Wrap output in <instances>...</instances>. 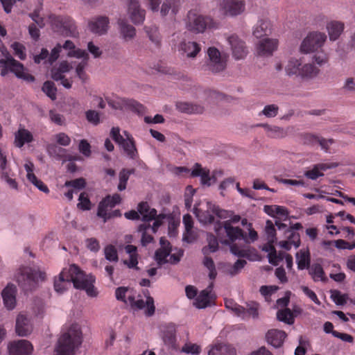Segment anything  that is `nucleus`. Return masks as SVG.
Returning <instances> with one entry per match:
<instances>
[{
	"label": "nucleus",
	"mask_w": 355,
	"mask_h": 355,
	"mask_svg": "<svg viewBox=\"0 0 355 355\" xmlns=\"http://www.w3.org/2000/svg\"><path fill=\"white\" fill-rule=\"evenodd\" d=\"M214 229L222 243H232L230 246V251L233 254L251 260L249 244L258 239V234L252 228V223L248 224V235L240 227H233L230 220L216 223Z\"/></svg>",
	"instance_id": "obj_1"
},
{
	"label": "nucleus",
	"mask_w": 355,
	"mask_h": 355,
	"mask_svg": "<svg viewBox=\"0 0 355 355\" xmlns=\"http://www.w3.org/2000/svg\"><path fill=\"white\" fill-rule=\"evenodd\" d=\"M82 332L77 325H71L58 339L55 355H73L82 343Z\"/></svg>",
	"instance_id": "obj_2"
},
{
	"label": "nucleus",
	"mask_w": 355,
	"mask_h": 355,
	"mask_svg": "<svg viewBox=\"0 0 355 355\" xmlns=\"http://www.w3.org/2000/svg\"><path fill=\"white\" fill-rule=\"evenodd\" d=\"M0 51L5 55V59H0V74L5 77L9 72L13 73L18 78L27 82H34L35 77L25 71L23 64L13 58L6 51L2 41L0 40Z\"/></svg>",
	"instance_id": "obj_3"
},
{
	"label": "nucleus",
	"mask_w": 355,
	"mask_h": 355,
	"mask_svg": "<svg viewBox=\"0 0 355 355\" xmlns=\"http://www.w3.org/2000/svg\"><path fill=\"white\" fill-rule=\"evenodd\" d=\"M45 277L44 272L30 267H22L17 273V281L19 286L26 292L34 289L39 280L44 281Z\"/></svg>",
	"instance_id": "obj_4"
},
{
	"label": "nucleus",
	"mask_w": 355,
	"mask_h": 355,
	"mask_svg": "<svg viewBox=\"0 0 355 355\" xmlns=\"http://www.w3.org/2000/svg\"><path fill=\"white\" fill-rule=\"evenodd\" d=\"M49 19L54 32L65 37L78 36V31L76 26L70 17L51 14L49 16Z\"/></svg>",
	"instance_id": "obj_5"
},
{
	"label": "nucleus",
	"mask_w": 355,
	"mask_h": 355,
	"mask_svg": "<svg viewBox=\"0 0 355 355\" xmlns=\"http://www.w3.org/2000/svg\"><path fill=\"white\" fill-rule=\"evenodd\" d=\"M71 272L75 275L73 286L85 290L89 297H96L98 292L94 286L95 277L92 275H85L76 265H71Z\"/></svg>",
	"instance_id": "obj_6"
},
{
	"label": "nucleus",
	"mask_w": 355,
	"mask_h": 355,
	"mask_svg": "<svg viewBox=\"0 0 355 355\" xmlns=\"http://www.w3.org/2000/svg\"><path fill=\"white\" fill-rule=\"evenodd\" d=\"M160 248L157 250V266L165 263L175 264L180 261L183 256V250L181 249H175V252H172L171 243L164 237L159 239Z\"/></svg>",
	"instance_id": "obj_7"
},
{
	"label": "nucleus",
	"mask_w": 355,
	"mask_h": 355,
	"mask_svg": "<svg viewBox=\"0 0 355 355\" xmlns=\"http://www.w3.org/2000/svg\"><path fill=\"white\" fill-rule=\"evenodd\" d=\"M187 28L189 31L199 33H203L207 28H216V23L210 17L198 15L190 10L187 15Z\"/></svg>",
	"instance_id": "obj_8"
},
{
	"label": "nucleus",
	"mask_w": 355,
	"mask_h": 355,
	"mask_svg": "<svg viewBox=\"0 0 355 355\" xmlns=\"http://www.w3.org/2000/svg\"><path fill=\"white\" fill-rule=\"evenodd\" d=\"M144 295L146 300L140 294L137 295L129 294L128 295V303L135 311L146 308L144 311L146 315L151 316L155 312L154 300L152 297L149 296L148 291H144Z\"/></svg>",
	"instance_id": "obj_9"
},
{
	"label": "nucleus",
	"mask_w": 355,
	"mask_h": 355,
	"mask_svg": "<svg viewBox=\"0 0 355 355\" xmlns=\"http://www.w3.org/2000/svg\"><path fill=\"white\" fill-rule=\"evenodd\" d=\"M222 175L221 171H214L213 173L210 174V171L207 168H203L199 163H196L191 172V177L200 178V184L202 186L210 187L213 183L217 180V175Z\"/></svg>",
	"instance_id": "obj_10"
},
{
	"label": "nucleus",
	"mask_w": 355,
	"mask_h": 355,
	"mask_svg": "<svg viewBox=\"0 0 355 355\" xmlns=\"http://www.w3.org/2000/svg\"><path fill=\"white\" fill-rule=\"evenodd\" d=\"M177 326L172 322L162 324L159 327V336L168 349H178L176 338Z\"/></svg>",
	"instance_id": "obj_11"
},
{
	"label": "nucleus",
	"mask_w": 355,
	"mask_h": 355,
	"mask_svg": "<svg viewBox=\"0 0 355 355\" xmlns=\"http://www.w3.org/2000/svg\"><path fill=\"white\" fill-rule=\"evenodd\" d=\"M128 220H135L142 218L144 222H149L155 219V209H150L147 202H141L137 206V211L131 210L124 214Z\"/></svg>",
	"instance_id": "obj_12"
},
{
	"label": "nucleus",
	"mask_w": 355,
	"mask_h": 355,
	"mask_svg": "<svg viewBox=\"0 0 355 355\" xmlns=\"http://www.w3.org/2000/svg\"><path fill=\"white\" fill-rule=\"evenodd\" d=\"M326 39L324 33L311 32L302 41L300 50L306 53L315 51L322 46Z\"/></svg>",
	"instance_id": "obj_13"
},
{
	"label": "nucleus",
	"mask_w": 355,
	"mask_h": 355,
	"mask_svg": "<svg viewBox=\"0 0 355 355\" xmlns=\"http://www.w3.org/2000/svg\"><path fill=\"white\" fill-rule=\"evenodd\" d=\"M109 104L116 110H130L138 115H143L146 113L145 107L134 99L117 98L110 102Z\"/></svg>",
	"instance_id": "obj_14"
},
{
	"label": "nucleus",
	"mask_w": 355,
	"mask_h": 355,
	"mask_svg": "<svg viewBox=\"0 0 355 355\" xmlns=\"http://www.w3.org/2000/svg\"><path fill=\"white\" fill-rule=\"evenodd\" d=\"M209 60L207 64V69L212 73H218L226 67V62L221 57L220 52L216 47H209L207 49Z\"/></svg>",
	"instance_id": "obj_15"
},
{
	"label": "nucleus",
	"mask_w": 355,
	"mask_h": 355,
	"mask_svg": "<svg viewBox=\"0 0 355 355\" xmlns=\"http://www.w3.org/2000/svg\"><path fill=\"white\" fill-rule=\"evenodd\" d=\"M220 6L226 15L234 17L242 14L245 8L244 1L221 0Z\"/></svg>",
	"instance_id": "obj_16"
},
{
	"label": "nucleus",
	"mask_w": 355,
	"mask_h": 355,
	"mask_svg": "<svg viewBox=\"0 0 355 355\" xmlns=\"http://www.w3.org/2000/svg\"><path fill=\"white\" fill-rule=\"evenodd\" d=\"M233 57L236 60H241L245 58L248 54L245 43L237 35H232L227 37Z\"/></svg>",
	"instance_id": "obj_17"
},
{
	"label": "nucleus",
	"mask_w": 355,
	"mask_h": 355,
	"mask_svg": "<svg viewBox=\"0 0 355 355\" xmlns=\"http://www.w3.org/2000/svg\"><path fill=\"white\" fill-rule=\"evenodd\" d=\"M167 223L168 234L171 237L175 236L178 234V227L180 222L176 220L171 213L157 214V229L162 225Z\"/></svg>",
	"instance_id": "obj_18"
},
{
	"label": "nucleus",
	"mask_w": 355,
	"mask_h": 355,
	"mask_svg": "<svg viewBox=\"0 0 355 355\" xmlns=\"http://www.w3.org/2000/svg\"><path fill=\"white\" fill-rule=\"evenodd\" d=\"M33 349L32 344L26 340H19L8 346L10 355H31Z\"/></svg>",
	"instance_id": "obj_19"
},
{
	"label": "nucleus",
	"mask_w": 355,
	"mask_h": 355,
	"mask_svg": "<svg viewBox=\"0 0 355 355\" xmlns=\"http://www.w3.org/2000/svg\"><path fill=\"white\" fill-rule=\"evenodd\" d=\"M71 265L68 270L64 269L59 275V278L55 279L54 288L56 292L62 293L67 287V285H70L72 282L73 284V279L75 275L71 272Z\"/></svg>",
	"instance_id": "obj_20"
},
{
	"label": "nucleus",
	"mask_w": 355,
	"mask_h": 355,
	"mask_svg": "<svg viewBox=\"0 0 355 355\" xmlns=\"http://www.w3.org/2000/svg\"><path fill=\"white\" fill-rule=\"evenodd\" d=\"M278 41L275 39L265 38L257 44V52L260 56H270L277 50Z\"/></svg>",
	"instance_id": "obj_21"
},
{
	"label": "nucleus",
	"mask_w": 355,
	"mask_h": 355,
	"mask_svg": "<svg viewBox=\"0 0 355 355\" xmlns=\"http://www.w3.org/2000/svg\"><path fill=\"white\" fill-rule=\"evenodd\" d=\"M110 21L107 17L99 16L92 19L88 24L91 32L103 35L107 33L109 27Z\"/></svg>",
	"instance_id": "obj_22"
},
{
	"label": "nucleus",
	"mask_w": 355,
	"mask_h": 355,
	"mask_svg": "<svg viewBox=\"0 0 355 355\" xmlns=\"http://www.w3.org/2000/svg\"><path fill=\"white\" fill-rule=\"evenodd\" d=\"M128 14L135 24L142 23L145 18V11L140 8L138 0H129Z\"/></svg>",
	"instance_id": "obj_23"
},
{
	"label": "nucleus",
	"mask_w": 355,
	"mask_h": 355,
	"mask_svg": "<svg viewBox=\"0 0 355 355\" xmlns=\"http://www.w3.org/2000/svg\"><path fill=\"white\" fill-rule=\"evenodd\" d=\"M214 287V282H211L207 288L202 290L196 297L193 304L198 309H204L209 306L212 298L211 291Z\"/></svg>",
	"instance_id": "obj_24"
},
{
	"label": "nucleus",
	"mask_w": 355,
	"mask_h": 355,
	"mask_svg": "<svg viewBox=\"0 0 355 355\" xmlns=\"http://www.w3.org/2000/svg\"><path fill=\"white\" fill-rule=\"evenodd\" d=\"M302 139L304 144L307 145L315 146L316 144H319L325 151H327L329 145L334 143V139H326L311 133H306L303 135Z\"/></svg>",
	"instance_id": "obj_25"
},
{
	"label": "nucleus",
	"mask_w": 355,
	"mask_h": 355,
	"mask_svg": "<svg viewBox=\"0 0 355 355\" xmlns=\"http://www.w3.org/2000/svg\"><path fill=\"white\" fill-rule=\"evenodd\" d=\"M286 337L285 331L279 329H270L266 335L267 343L275 348L280 347Z\"/></svg>",
	"instance_id": "obj_26"
},
{
	"label": "nucleus",
	"mask_w": 355,
	"mask_h": 355,
	"mask_svg": "<svg viewBox=\"0 0 355 355\" xmlns=\"http://www.w3.org/2000/svg\"><path fill=\"white\" fill-rule=\"evenodd\" d=\"M208 355H236V351L230 344L217 343L210 346Z\"/></svg>",
	"instance_id": "obj_27"
},
{
	"label": "nucleus",
	"mask_w": 355,
	"mask_h": 355,
	"mask_svg": "<svg viewBox=\"0 0 355 355\" xmlns=\"http://www.w3.org/2000/svg\"><path fill=\"white\" fill-rule=\"evenodd\" d=\"M338 166L337 164L335 163H321L318 164L313 166L311 170L306 171L304 173V175L312 180H315L318 179L319 177L323 176L324 173L322 171H325L329 168H333Z\"/></svg>",
	"instance_id": "obj_28"
},
{
	"label": "nucleus",
	"mask_w": 355,
	"mask_h": 355,
	"mask_svg": "<svg viewBox=\"0 0 355 355\" xmlns=\"http://www.w3.org/2000/svg\"><path fill=\"white\" fill-rule=\"evenodd\" d=\"M153 225L146 224V222L141 224L138 227V231L141 232V244L146 245L153 241V234H155V219L153 220Z\"/></svg>",
	"instance_id": "obj_29"
},
{
	"label": "nucleus",
	"mask_w": 355,
	"mask_h": 355,
	"mask_svg": "<svg viewBox=\"0 0 355 355\" xmlns=\"http://www.w3.org/2000/svg\"><path fill=\"white\" fill-rule=\"evenodd\" d=\"M16 333L19 336H26L32 331V325L28 318L24 315L19 314L16 320Z\"/></svg>",
	"instance_id": "obj_30"
},
{
	"label": "nucleus",
	"mask_w": 355,
	"mask_h": 355,
	"mask_svg": "<svg viewBox=\"0 0 355 355\" xmlns=\"http://www.w3.org/2000/svg\"><path fill=\"white\" fill-rule=\"evenodd\" d=\"M16 291V286L13 284H8L2 291L3 303L8 309H13L15 306Z\"/></svg>",
	"instance_id": "obj_31"
},
{
	"label": "nucleus",
	"mask_w": 355,
	"mask_h": 355,
	"mask_svg": "<svg viewBox=\"0 0 355 355\" xmlns=\"http://www.w3.org/2000/svg\"><path fill=\"white\" fill-rule=\"evenodd\" d=\"M200 46L196 42L182 41L179 45V51L188 58H195L200 51Z\"/></svg>",
	"instance_id": "obj_32"
},
{
	"label": "nucleus",
	"mask_w": 355,
	"mask_h": 355,
	"mask_svg": "<svg viewBox=\"0 0 355 355\" xmlns=\"http://www.w3.org/2000/svg\"><path fill=\"white\" fill-rule=\"evenodd\" d=\"M298 270L309 269L311 267V254L309 249H301L295 254Z\"/></svg>",
	"instance_id": "obj_33"
},
{
	"label": "nucleus",
	"mask_w": 355,
	"mask_h": 355,
	"mask_svg": "<svg viewBox=\"0 0 355 355\" xmlns=\"http://www.w3.org/2000/svg\"><path fill=\"white\" fill-rule=\"evenodd\" d=\"M33 141L32 133L25 129L19 128L15 135V145L16 147L21 148L26 143H31Z\"/></svg>",
	"instance_id": "obj_34"
},
{
	"label": "nucleus",
	"mask_w": 355,
	"mask_h": 355,
	"mask_svg": "<svg viewBox=\"0 0 355 355\" xmlns=\"http://www.w3.org/2000/svg\"><path fill=\"white\" fill-rule=\"evenodd\" d=\"M176 107L180 112L189 114H201L204 111V107L200 105L182 101L177 102Z\"/></svg>",
	"instance_id": "obj_35"
},
{
	"label": "nucleus",
	"mask_w": 355,
	"mask_h": 355,
	"mask_svg": "<svg viewBox=\"0 0 355 355\" xmlns=\"http://www.w3.org/2000/svg\"><path fill=\"white\" fill-rule=\"evenodd\" d=\"M118 23L120 33L125 40L128 41L134 38L136 35V30L134 26L128 24L125 19H120Z\"/></svg>",
	"instance_id": "obj_36"
},
{
	"label": "nucleus",
	"mask_w": 355,
	"mask_h": 355,
	"mask_svg": "<svg viewBox=\"0 0 355 355\" xmlns=\"http://www.w3.org/2000/svg\"><path fill=\"white\" fill-rule=\"evenodd\" d=\"M329 38L331 40H336L344 29V24L340 21H332L327 24Z\"/></svg>",
	"instance_id": "obj_37"
},
{
	"label": "nucleus",
	"mask_w": 355,
	"mask_h": 355,
	"mask_svg": "<svg viewBox=\"0 0 355 355\" xmlns=\"http://www.w3.org/2000/svg\"><path fill=\"white\" fill-rule=\"evenodd\" d=\"M71 69V65L67 61H62L58 67L51 69V78L55 81H59V79H62V76H64V73L69 72Z\"/></svg>",
	"instance_id": "obj_38"
},
{
	"label": "nucleus",
	"mask_w": 355,
	"mask_h": 355,
	"mask_svg": "<svg viewBox=\"0 0 355 355\" xmlns=\"http://www.w3.org/2000/svg\"><path fill=\"white\" fill-rule=\"evenodd\" d=\"M15 173L9 166L0 170V178L4 180L10 188L17 189L18 184L15 178Z\"/></svg>",
	"instance_id": "obj_39"
},
{
	"label": "nucleus",
	"mask_w": 355,
	"mask_h": 355,
	"mask_svg": "<svg viewBox=\"0 0 355 355\" xmlns=\"http://www.w3.org/2000/svg\"><path fill=\"white\" fill-rule=\"evenodd\" d=\"M183 224L185 227V232L183 235V240L187 242H191L193 238V220L192 216L189 214H187L183 216Z\"/></svg>",
	"instance_id": "obj_40"
},
{
	"label": "nucleus",
	"mask_w": 355,
	"mask_h": 355,
	"mask_svg": "<svg viewBox=\"0 0 355 355\" xmlns=\"http://www.w3.org/2000/svg\"><path fill=\"white\" fill-rule=\"evenodd\" d=\"M62 48L66 50H69L67 55L69 57H74L77 58H80L82 57H87V53L85 50H83L80 49H76V46L73 42L71 40L65 41Z\"/></svg>",
	"instance_id": "obj_41"
},
{
	"label": "nucleus",
	"mask_w": 355,
	"mask_h": 355,
	"mask_svg": "<svg viewBox=\"0 0 355 355\" xmlns=\"http://www.w3.org/2000/svg\"><path fill=\"white\" fill-rule=\"evenodd\" d=\"M270 23L267 20H260L255 26L253 35L257 38H260L270 33Z\"/></svg>",
	"instance_id": "obj_42"
},
{
	"label": "nucleus",
	"mask_w": 355,
	"mask_h": 355,
	"mask_svg": "<svg viewBox=\"0 0 355 355\" xmlns=\"http://www.w3.org/2000/svg\"><path fill=\"white\" fill-rule=\"evenodd\" d=\"M184 0H166L162 6L160 12L162 16H166L170 10L173 15H175L178 10L180 5Z\"/></svg>",
	"instance_id": "obj_43"
},
{
	"label": "nucleus",
	"mask_w": 355,
	"mask_h": 355,
	"mask_svg": "<svg viewBox=\"0 0 355 355\" xmlns=\"http://www.w3.org/2000/svg\"><path fill=\"white\" fill-rule=\"evenodd\" d=\"M309 269V273L314 282H326L327 280L324 271L320 263H313Z\"/></svg>",
	"instance_id": "obj_44"
},
{
	"label": "nucleus",
	"mask_w": 355,
	"mask_h": 355,
	"mask_svg": "<svg viewBox=\"0 0 355 355\" xmlns=\"http://www.w3.org/2000/svg\"><path fill=\"white\" fill-rule=\"evenodd\" d=\"M319 71L313 64H304L301 65L299 76L302 78H312L318 74Z\"/></svg>",
	"instance_id": "obj_45"
},
{
	"label": "nucleus",
	"mask_w": 355,
	"mask_h": 355,
	"mask_svg": "<svg viewBox=\"0 0 355 355\" xmlns=\"http://www.w3.org/2000/svg\"><path fill=\"white\" fill-rule=\"evenodd\" d=\"M258 126L264 128L268 136L270 137L283 138L286 135V131L282 128L278 126H271L265 123L259 124Z\"/></svg>",
	"instance_id": "obj_46"
},
{
	"label": "nucleus",
	"mask_w": 355,
	"mask_h": 355,
	"mask_svg": "<svg viewBox=\"0 0 355 355\" xmlns=\"http://www.w3.org/2000/svg\"><path fill=\"white\" fill-rule=\"evenodd\" d=\"M120 145L122 146L128 157L131 159H134L137 157V151L132 137L130 138L128 137V139H125Z\"/></svg>",
	"instance_id": "obj_47"
},
{
	"label": "nucleus",
	"mask_w": 355,
	"mask_h": 355,
	"mask_svg": "<svg viewBox=\"0 0 355 355\" xmlns=\"http://www.w3.org/2000/svg\"><path fill=\"white\" fill-rule=\"evenodd\" d=\"M208 245L203 247L202 251L204 255H209V253L215 252L218 249L217 238L212 234H208L207 236Z\"/></svg>",
	"instance_id": "obj_48"
},
{
	"label": "nucleus",
	"mask_w": 355,
	"mask_h": 355,
	"mask_svg": "<svg viewBox=\"0 0 355 355\" xmlns=\"http://www.w3.org/2000/svg\"><path fill=\"white\" fill-rule=\"evenodd\" d=\"M302 62L300 60L295 58H291L288 60L287 65L286 66L285 70L288 75H296L299 76L300 72Z\"/></svg>",
	"instance_id": "obj_49"
},
{
	"label": "nucleus",
	"mask_w": 355,
	"mask_h": 355,
	"mask_svg": "<svg viewBox=\"0 0 355 355\" xmlns=\"http://www.w3.org/2000/svg\"><path fill=\"white\" fill-rule=\"evenodd\" d=\"M265 232L267 236L268 243L270 245H274L277 241L276 230L273 223L270 220L266 221Z\"/></svg>",
	"instance_id": "obj_50"
},
{
	"label": "nucleus",
	"mask_w": 355,
	"mask_h": 355,
	"mask_svg": "<svg viewBox=\"0 0 355 355\" xmlns=\"http://www.w3.org/2000/svg\"><path fill=\"white\" fill-rule=\"evenodd\" d=\"M83 60L81 62H80L76 68V73L77 76L83 82L85 83L88 79V76L85 72V68L87 66V62L89 60V55L87 54V57H82Z\"/></svg>",
	"instance_id": "obj_51"
},
{
	"label": "nucleus",
	"mask_w": 355,
	"mask_h": 355,
	"mask_svg": "<svg viewBox=\"0 0 355 355\" xmlns=\"http://www.w3.org/2000/svg\"><path fill=\"white\" fill-rule=\"evenodd\" d=\"M210 209L207 211L196 209L195 213L198 220L203 224L212 223L214 221V216L210 213Z\"/></svg>",
	"instance_id": "obj_52"
},
{
	"label": "nucleus",
	"mask_w": 355,
	"mask_h": 355,
	"mask_svg": "<svg viewBox=\"0 0 355 355\" xmlns=\"http://www.w3.org/2000/svg\"><path fill=\"white\" fill-rule=\"evenodd\" d=\"M46 150L51 157L60 159L65 157L66 150L55 144H49L47 146Z\"/></svg>",
	"instance_id": "obj_53"
},
{
	"label": "nucleus",
	"mask_w": 355,
	"mask_h": 355,
	"mask_svg": "<svg viewBox=\"0 0 355 355\" xmlns=\"http://www.w3.org/2000/svg\"><path fill=\"white\" fill-rule=\"evenodd\" d=\"M277 318L279 321L284 322L288 324L294 322L293 313L289 309H284L277 311Z\"/></svg>",
	"instance_id": "obj_54"
},
{
	"label": "nucleus",
	"mask_w": 355,
	"mask_h": 355,
	"mask_svg": "<svg viewBox=\"0 0 355 355\" xmlns=\"http://www.w3.org/2000/svg\"><path fill=\"white\" fill-rule=\"evenodd\" d=\"M79 202L77 204V207L83 211H88L92 208V202L85 192L80 194L78 198Z\"/></svg>",
	"instance_id": "obj_55"
},
{
	"label": "nucleus",
	"mask_w": 355,
	"mask_h": 355,
	"mask_svg": "<svg viewBox=\"0 0 355 355\" xmlns=\"http://www.w3.org/2000/svg\"><path fill=\"white\" fill-rule=\"evenodd\" d=\"M110 209L107 204V198H103L98 204L97 216L103 219V222H106V217L108 215V209Z\"/></svg>",
	"instance_id": "obj_56"
},
{
	"label": "nucleus",
	"mask_w": 355,
	"mask_h": 355,
	"mask_svg": "<svg viewBox=\"0 0 355 355\" xmlns=\"http://www.w3.org/2000/svg\"><path fill=\"white\" fill-rule=\"evenodd\" d=\"M42 91L49 96L51 99L55 100L56 98L57 89L55 85L51 81H46L42 86Z\"/></svg>",
	"instance_id": "obj_57"
},
{
	"label": "nucleus",
	"mask_w": 355,
	"mask_h": 355,
	"mask_svg": "<svg viewBox=\"0 0 355 355\" xmlns=\"http://www.w3.org/2000/svg\"><path fill=\"white\" fill-rule=\"evenodd\" d=\"M105 259L110 261L116 262L119 260L116 248L112 245H107L104 249Z\"/></svg>",
	"instance_id": "obj_58"
},
{
	"label": "nucleus",
	"mask_w": 355,
	"mask_h": 355,
	"mask_svg": "<svg viewBox=\"0 0 355 355\" xmlns=\"http://www.w3.org/2000/svg\"><path fill=\"white\" fill-rule=\"evenodd\" d=\"M11 48L13 49L14 54L15 56H17L21 60H24L26 59V54L25 52L26 49H25V46L22 44H21L18 42H15L14 43H12L11 44Z\"/></svg>",
	"instance_id": "obj_59"
},
{
	"label": "nucleus",
	"mask_w": 355,
	"mask_h": 355,
	"mask_svg": "<svg viewBox=\"0 0 355 355\" xmlns=\"http://www.w3.org/2000/svg\"><path fill=\"white\" fill-rule=\"evenodd\" d=\"M28 180L35 185L41 191L49 193V189L48 187L40 180L37 179L35 175H29L28 176Z\"/></svg>",
	"instance_id": "obj_60"
},
{
	"label": "nucleus",
	"mask_w": 355,
	"mask_h": 355,
	"mask_svg": "<svg viewBox=\"0 0 355 355\" xmlns=\"http://www.w3.org/2000/svg\"><path fill=\"white\" fill-rule=\"evenodd\" d=\"M181 352L186 354L198 355L201 352V347L197 344L187 343L182 347Z\"/></svg>",
	"instance_id": "obj_61"
},
{
	"label": "nucleus",
	"mask_w": 355,
	"mask_h": 355,
	"mask_svg": "<svg viewBox=\"0 0 355 355\" xmlns=\"http://www.w3.org/2000/svg\"><path fill=\"white\" fill-rule=\"evenodd\" d=\"M286 236L289 241H291L293 246L298 248L300 245V236L299 233L293 231V230H287L285 232Z\"/></svg>",
	"instance_id": "obj_62"
},
{
	"label": "nucleus",
	"mask_w": 355,
	"mask_h": 355,
	"mask_svg": "<svg viewBox=\"0 0 355 355\" xmlns=\"http://www.w3.org/2000/svg\"><path fill=\"white\" fill-rule=\"evenodd\" d=\"M279 107L275 104L266 105L263 110L261 111L260 114H263L266 117L271 118L275 117L278 114Z\"/></svg>",
	"instance_id": "obj_63"
},
{
	"label": "nucleus",
	"mask_w": 355,
	"mask_h": 355,
	"mask_svg": "<svg viewBox=\"0 0 355 355\" xmlns=\"http://www.w3.org/2000/svg\"><path fill=\"white\" fill-rule=\"evenodd\" d=\"M207 208L220 218H227L228 217V212L226 210L220 209L218 206L214 204L208 202Z\"/></svg>",
	"instance_id": "obj_64"
}]
</instances>
